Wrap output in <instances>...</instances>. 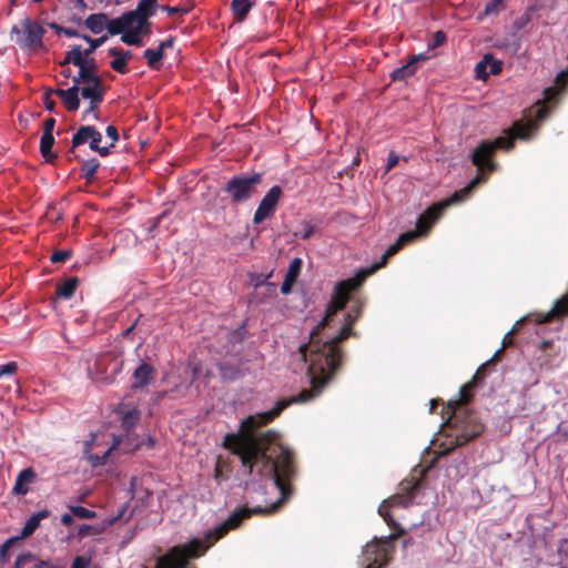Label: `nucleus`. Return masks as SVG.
Masks as SVG:
<instances>
[{
    "label": "nucleus",
    "mask_w": 568,
    "mask_h": 568,
    "mask_svg": "<svg viewBox=\"0 0 568 568\" xmlns=\"http://www.w3.org/2000/svg\"><path fill=\"white\" fill-rule=\"evenodd\" d=\"M69 111H77L80 106L79 88L74 84L69 89H57L53 91Z\"/></svg>",
    "instance_id": "nucleus-17"
},
{
    "label": "nucleus",
    "mask_w": 568,
    "mask_h": 568,
    "mask_svg": "<svg viewBox=\"0 0 568 568\" xmlns=\"http://www.w3.org/2000/svg\"><path fill=\"white\" fill-rule=\"evenodd\" d=\"M90 134H91V136L89 135L90 149L99 152V154L102 156L108 155L110 146H100V142L102 140V134L94 126H90Z\"/></svg>",
    "instance_id": "nucleus-25"
},
{
    "label": "nucleus",
    "mask_w": 568,
    "mask_h": 568,
    "mask_svg": "<svg viewBox=\"0 0 568 568\" xmlns=\"http://www.w3.org/2000/svg\"><path fill=\"white\" fill-rule=\"evenodd\" d=\"M469 389H470V385H464L460 388V390H459V396H460L459 402L462 404H466L469 400V398H470Z\"/></svg>",
    "instance_id": "nucleus-48"
},
{
    "label": "nucleus",
    "mask_w": 568,
    "mask_h": 568,
    "mask_svg": "<svg viewBox=\"0 0 568 568\" xmlns=\"http://www.w3.org/2000/svg\"><path fill=\"white\" fill-rule=\"evenodd\" d=\"M396 536L389 535L384 538H374L365 546L363 551L365 568H382L388 564Z\"/></svg>",
    "instance_id": "nucleus-7"
},
{
    "label": "nucleus",
    "mask_w": 568,
    "mask_h": 568,
    "mask_svg": "<svg viewBox=\"0 0 568 568\" xmlns=\"http://www.w3.org/2000/svg\"><path fill=\"white\" fill-rule=\"evenodd\" d=\"M282 193V187L278 185H274L267 191L254 213L253 222L255 224L262 223L275 212Z\"/></svg>",
    "instance_id": "nucleus-10"
},
{
    "label": "nucleus",
    "mask_w": 568,
    "mask_h": 568,
    "mask_svg": "<svg viewBox=\"0 0 568 568\" xmlns=\"http://www.w3.org/2000/svg\"><path fill=\"white\" fill-rule=\"evenodd\" d=\"M92 440H87L84 443V458L90 463L92 467L103 466L106 464L109 456L113 449H121L123 453H132L138 449L141 443L138 439H131L129 435L125 438L114 437L113 444L104 450L102 454H93L91 452Z\"/></svg>",
    "instance_id": "nucleus-8"
},
{
    "label": "nucleus",
    "mask_w": 568,
    "mask_h": 568,
    "mask_svg": "<svg viewBox=\"0 0 568 568\" xmlns=\"http://www.w3.org/2000/svg\"><path fill=\"white\" fill-rule=\"evenodd\" d=\"M78 283L77 277L68 278L64 283L58 285L57 295L61 298L69 300L74 294Z\"/></svg>",
    "instance_id": "nucleus-26"
},
{
    "label": "nucleus",
    "mask_w": 568,
    "mask_h": 568,
    "mask_svg": "<svg viewBox=\"0 0 568 568\" xmlns=\"http://www.w3.org/2000/svg\"><path fill=\"white\" fill-rule=\"evenodd\" d=\"M69 508L74 517L82 518V519L94 518L97 515L95 511L90 510L82 506H70Z\"/></svg>",
    "instance_id": "nucleus-34"
},
{
    "label": "nucleus",
    "mask_w": 568,
    "mask_h": 568,
    "mask_svg": "<svg viewBox=\"0 0 568 568\" xmlns=\"http://www.w3.org/2000/svg\"><path fill=\"white\" fill-rule=\"evenodd\" d=\"M116 518H112L108 521L109 525H112L115 521Z\"/></svg>",
    "instance_id": "nucleus-62"
},
{
    "label": "nucleus",
    "mask_w": 568,
    "mask_h": 568,
    "mask_svg": "<svg viewBox=\"0 0 568 568\" xmlns=\"http://www.w3.org/2000/svg\"><path fill=\"white\" fill-rule=\"evenodd\" d=\"M91 531H93L94 534H99L101 531V529L95 528V527L90 526V525H83V526H81L79 528L78 534L80 536H87V535H90Z\"/></svg>",
    "instance_id": "nucleus-46"
},
{
    "label": "nucleus",
    "mask_w": 568,
    "mask_h": 568,
    "mask_svg": "<svg viewBox=\"0 0 568 568\" xmlns=\"http://www.w3.org/2000/svg\"><path fill=\"white\" fill-rule=\"evenodd\" d=\"M92 378H93L94 381H97V382H100V381H103V379H104L103 377H98V376H97V377H92Z\"/></svg>",
    "instance_id": "nucleus-61"
},
{
    "label": "nucleus",
    "mask_w": 568,
    "mask_h": 568,
    "mask_svg": "<svg viewBox=\"0 0 568 568\" xmlns=\"http://www.w3.org/2000/svg\"><path fill=\"white\" fill-rule=\"evenodd\" d=\"M261 182V173L239 174L229 180L224 191L230 195L232 202L244 203L255 194Z\"/></svg>",
    "instance_id": "nucleus-6"
},
{
    "label": "nucleus",
    "mask_w": 568,
    "mask_h": 568,
    "mask_svg": "<svg viewBox=\"0 0 568 568\" xmlns=\"http://www.w3.org/2000/svg\"><path fill=\"white\" fill-rule=\"evenodd\" d=\"M51 93L52 92L45 93L44 99H43L44 105H45L47 110H49V111H52L54 109V105H55L54 101L51 100V98H50Z\"/></svg>",
    "instance_id": "nucleus-52"
},
{
    "label": "nucleus",
    "mask_w": 568,
    "mask_h": 568,
    "mask_svg": "<svg viewBox=\"0 0 568 568\" xmlns=\"http://www.w3.org/2000/svg\"><path fill=\"white\" fill-rule=\"evenodd\" d=\"M105 132H106V135L112 140V143L110 144V146H113L114 143L119 140V134H118L116 128L113 125H109L106 128Z\"/></svg>",
    "instance_id": "nucleus-45"
},
{
    "label": "nucleus",
    "mask_w": 568,
    "mask_h": 568,
    "mask_svg": "<svg viewBox=\"0 0 568 568\" xmlns=\"http://www.w3.org/2000/svg\"><path fill=\"white\" fill-rule=\"evenodd\" d=\"M315 231V225L311 224L310 222H305L303 224V229L298 233H296V235L301 236V239L303 240H308L311 236H313Z\"/></svg>",
    "instance_id": "nucleus-40"
},
{
    "label": "nucleus",
    "mask_w": 568,
    "mask_h": 568,
    "mask_svg": "<svg viewBox=\"0 0 568 568\" xmlns=\"http://www.w3.org/2000/svg\"><path fill=\"white\" fill-rule=\"evenodd\" d=\"M106 30L110 36L123 34V32H124L123 14L119 18L111 19V20L108 18Z\"/></svg>",
    "instance_id": "nucleus-30"
},
{
    "label": "nucleus",
    "mask_w": 568,
    "mask_h": 568,
    "mask_svg": "<svg viewBox=\"0 0 568 568\" xmlns=\"http://www.w3.org/2000/svg\"><path fill=\"white\" fill-rule=\"evenodd\" d=\"M415 489H416V486H413L412 490H415ZM412 498H413V491H410V494H408V495H403V496L397 495V496L389 498L388 500H384L383 504L378 507V514L381 515V517L384 518V520L387 523L388 526L398 530L397 535H402L404 532V529L399 528L397 526V524L393 520V517L389 514V508L396 507V506L405 508L412 503Z\"/></svg>",
    "instance_id": "nucleus-12"
},
{
    "label": "nucleus",
    "mask_w": 568,
    "mask_h": 568,
    "mask_svg": "<svg viewBox=\"0 0 568 568\" xmlns=\"http://www.w3.org/2000/svg\"><path fill=\"white\" fill-rule=\"evenodd\" d=\"M483 181L481 176L474 178L465 187L456 191L450 197L445 199L438 203L429 206L422 213L416 222V230L408 231L407 233H415V240L426 236L433 225L439 220L444 211L456 203L466 200L471 191Z\"/></svg>",
    "instance_id": "nucleus-4"
},
{
    "label": "nucleus",
    "mask_w": 568,
    "mask_h": 568,
    "mask_svg": "<svg viewBox=\"0 0 568 568\" xmlns=\"http://www.w3.org/2000/svg\"><path fill=\"white\" fill-rule=\"evenodd\" d=\"M61 523L64 526H70L73 523V515L71 514H63L61 516Z\"/></svg>",
    "instance_id": "nucleus-53"
},
{
    "label": "nucleus",
    "mask_w": 568,
    "mask_h": 568,
    "mask_svg": "<svg viewBox=\"0 0 568 568\" xmlns=\"http://www.w3.org/2000/svg\"><path fill=\"white\" fill-rule=\"evenodd\" d=\"M415 241V233H403L396 243L392 244L381 257L379 262L372 266L362 268L354 277L341 281L334 288L333 297L327 306L325 317L312 331L311 339L307 344L300 346V355L308 365L307 373L311 379L312 389H303L297 396L280 399L275 407L268 412L257 413L245 418L240 427L244 434L255 435L256 428L272 422L282 410L293 403H305L322 392V388L331 379L335 369L341 363V352L338 344L353 334L351 326L361 315V307L354 305L345 315V324L341 327L337 335L327 336L325 341L320 338V331L325 326H331L337 312L342 311L349 297L351 291L355 290L362 283L381 267L385 266L388 258L396 254L404 245Z\"/></svg>",
    "instance_id": "nucleus-2"
},
{
    "label": "nucleus",
    "mask_w": 568,
    "mask_h": 568,
    "mask_svg": "<svg viewBox=\"0 0 568 568\" xmlns=\"http://www.w3.org/2000/svg\"><path fill=\"white\" fill-rule=\"evenodd\" d=\"M457 423L459 424L455 434L457 445L466 444L484 430L483 424H480L474 415H466L462 419H458Z\"/></svg>",
    "instance_id": "nucleus-11"
},
{
    "label": "nucleus",
    "mask_w": 568,
    "mask_h": 568,
    "mask_svg": "<svg viewBox=\"0 0 568 568\" xmlns=\"http://www.w3.org/2000/svg\"><path fill=\"white\" fill-rule=\"evenodd\" d=\"M445 41H446V34L443 31H440V30L436 31L433 34L432 40L428 42V48L429 49L438 48L442 44H444Z\"/></svg>",
    "instance_id": "nucleus-38"
},
{
    "label": "nucleus",
    "mask_w": 568,
    "mask_h": 568,
    "mask_svg": "<svg viewBox=\"0 0 568 568\" xmlns=\"http://www.w3.org/2000/svg\"><path fill=\"white\" fill-rule=\"evenodd\" d=\"M77 3H78V7H80L81 9L87 8V3L84 2V0H77Z\"/></svg>",
    "instance_id": "nucleus-57"
},
{
    "label": "nucleus",
    "mask_w": 568,
    "mask_h": 568,
    "mask_svg": "<svg viewBox=\"0 0 568 568\" xmlns=\"http://www.w3.org/2000/svg\"><path fill=\"white\" fill-rule=\"evenodd\" d=\"M253 2L251 0H232L231 8L236 21H243L250 12Z\"/></svg>",
    "instance_id": "nucleus-24"
},
{
    "label": "nucleus",
    "mask_w": 568,
    "mask_h": 568,
    "mask_svg": "<svg viewBox=\"0 0 568 568\" xmlns=\"http://www.w3.org/2000/svg\"><path fill=\"white\" fill-rule=\"evenodd\" d=\"M81 38L89 43V48L82 50L83 57L91 58L90 54L93 53L99 47H101L106 40L108 36H102L100 38L93 39L89 36L82 34Z\"/></svg>",
    "instance_id": "nucleus-28"
},
{
    "label": "nucleus",
    "mask_w": 568,
    "mask_h": 568,
    "mask_svg": "<svg viewBox=\"0 0 568 568\" xmlns=\"http://www.w3.org/2000/svg\"><path fill=\"white\" fill-rule=\"evenodd\" d=\"M500 71L501 62L494 59L491 54L484 55L475 68L476 78L480 80H486L490 74H498Z\"/></svg>",
    "instance_id": "nucleus-13"
},
{
    "label": "nucleus",
    "mask_w": 568,
    "mask_h": 568,
    "mask_svg": "<svg viewBox=\"0 0 568 568\" xmlns=\"http://www.w3.org/2000/svg\"><path fill=\"white\" fill-rule=\"evenodd\" d=\"M568 315V293L556 301L554 307L540 320L541 323L551 322L554 318H561Z\"/></svg>",
    "instance_id": "nucleus-21"
},
{
    "label": "nucleus",
    "mask_w": 568,
    "mask_h": 568,
    "mask_svg": "<svg viewBox=\"0 0 568 568\" xmlns=\"http://www.w3.org/2000/svg\"><path fill=\"white\" fill-rule=\"evenodd\" d=\"M36 480L37 474L31 467L22 469L17 476L14 486L12 488L13 494L20 496L27 495L30 490V485Z\"/></svg>",
    "instance_id": "nucleus-15"
},
{
    "label": "nucleus",
    "mask_w": 568,
    "mask_h": 568,
    "mask_svg": "<svg viewBox=\"0 0 568 568\" xmlns=\"http://www.w3.org/2000/svg\"><path fill=\"white\" fill-rule=\"evenodd\" d=\"M99 166H100V164H99V162L95 159H91V160L85 161L83 163V165H82L83 176L87 180L93 179V176L95 175Z\"/></svg>",
    "instance_id": "nucleus-33"
},
{
    "label": "nucleus",
    "mask_w": 568,
    "mask_h": 568,
    "mask_svg": "<svg viewBox=\"0 0 568 568\" xmlns=\"http://www.w3.org/2000/svg\"><path fill=\"white\" fill-rule=\"evenodd\" d=\"M398 161H399V156L396 153L390 152L387 158L386 172H388L393 168H395L398 164Z\"/></svg>",
    "instance_id": "nucleus-42"
},
{
    "label": "nucleus",
    "mask_w": 568,
    "mask_h": 568,
    "mask_svg": "<svg viewBox=\"0 0 568 568\" xmlns=\"http://www.w3.org/2000/svg\"><path fill=\"white\" fill-rule=\"evenodd\" d=\"M124 32L121 36L122 42L128 45H142V36L148 27V18L135 10L123 13Z\"/></svg>",
    "instance_id": "nucleus-9"
},
{
    "label": "nucleus",
    "mask_w": 568,
    "mask_h": 568,
    "mask_svg": "<svg viewBox=\"0 0 568 568\" xmlns=\"http://www.w3.org/2000/svg\"><path fill=\"white\" fill-rule=\"evenodd\" d=\"M59 568L58 565L47 561L38 560L34 555L27 552L18 556L13 568Z\"/></svg>",
    "instance_id": "nucleus-18"
},
{
    "label": "nucleus",
    "mask_w": 568,
    "mask_h": 568,
    "mask_svg": "<svg viewBox=\"0 0 568 568\" xmlns=\"http://www.w3.org/2000/svg\"><path fill=\"white\" fill-rule=\"evenodd\" d=\"M113 57H114V59L111 62V68L121 74L125 73L128 71V69H126L128 62L121 55H113Z\"/></svg>",
    "instance_id": "nucleus-36"
},
{
    "label": "nucleus",
    "mask_w": 568,
    "mask_h": 568,
    "mask_svg": "<svg viewBox=\"0 0 568 568\" xmlns=\"http://www.w3.org/2000/svg\"><path fill=\"white\" fill-rule=\"evenodd\" d=\"M65 62L75 65L79 71L73 77L79 94L91 102V110H97L104 99L105 88L98 73L95 60L83 57L80 45H73L65 54Z\"/></svg>",
    "instance_id": "nucleus-3"
},
{
    "label": "nucleus",
    "mask_w": 568,
    "mask_h": 568,
    "mask_svg": "<svg viewBox=\"0 0 568 568\" xmlns=\"http://www.w3.org/2000/svg\"><path fill=\"white\" fill-rule=\"evenodd\" d=\"M427 57L425 54L414 55L405 65L395 69L392 72V79L394 81H402L407 77H412L416 72V62L420 60H426Z\"/></svg>",
    "instance_id": "nucleus-20"
},
{
    "label": "nucleus",
    "mask_w": 568,
    "mask_h": 568,
    "mask_svg": "<svg viewBox=\"0 0 568 568\" xmlns=\"http://www.w3.org/2000/svg\"><path fill=\"white\" fill-rule=\"evenodd\" d=\"M302 265H303L302 260L300 257H295L290 263V266H288V270H287V272L285 274V277L296 282L298 276H300V274H301Z\"/></svg>",
    "instance_id": "nucleus-32"
},
{
    "label": "nucleus",
    "mask_w": 568,
    "mask_h": 568,
    "mask_svg": "<svg viewBox=\"0 0 568 568\" xmlns=\"http://www.w3.org/2000/svg\"><path fill=\"white\" fill-rule=\"evenodd\" d=\"M436 403H437V402H436L435 399H433V400L430 402V404H432L430 410H433V409H434V406L436 405Z\"/></svg>",
    "instance_id": "nucleus-60"
},
{
    "label": "nucleus",
    "mask_w": 568,
    "mask_h": 568,
    "mask_svg": "<svg viewBox=\"0 0 568 568\" xmlns=\"http://www.w3.org/2000/svg\"><path fill=\"white\" fill-rule=\"evenodd\" d=\"M119 415H121V425L126 433H130L140 420V410L135 406H129L126 404H120L118 408Z\"/></svg>",
    "instance_id": "nucleus-14"
},
{
    "label": "nucleus",
    "mask_w": 568,
    "mask_h": 568,
    "mask_svg": "<svg viewBox=\"0 0 568 568\" xmlns=\"http://www.w3.org/2000/svg\"><path fill=\"white\" fill-rule=\"evenodd\" d=\"M90 125L81 126L72 138V146H79L90 141Z\"/></svg>",
    "instance_id": "nucleus-31"
},
{
    "label": "nucleus",
    "mask_w": 568,
    "mask_h": 568,
    "mask_svg": "<svg viewBox=\"0 0 568 568\" xmlns=\"http://www.w3.org/2000/svg\"><path fill=\"white\" fill-rule=\"evenodd\" d=\"M69 64H70V63H67V62H65V58H64V59H63V61L60 63V67H61V71H60V73H61L65 79H68V78H70V77H72V78L74 77V75H72V74H71V70H70V68H69Z\"/></svg>",
    "instance_id": "nucleus-51"
},
{
    "label": "nucleus",
    "mask_w": 568,
    "mask_h": 568,
    "mask_svg": "<svg viewBox=\"0 0 568 568\" xmlns=\"http://www.w3.org/2000/svg\"><path fill=\"white\" fill-rule=\"evenodd\" d=\"M88 114H92L93 118L95 120H98V113H97V110H91V104L89 105V108L84 111V116L88 115Z\"/></svg>",
    "instance_id": "nucleus-55"
},
{
    "label": "nucleus",
    "mask_w": 568,
    "mask_h": 568,
    "mask_svg": "<svg viewBox=\"0 0 568 568\" xmlns=\"http://www.w3.org/2000/svg\"><path fill=\"white\" fill-rule=\"evenodd\" d=\"M165 10H168L170 13H175L179 11V8L174 7V8H171V7H166Z\"/></svg>",
    "instance_id": "nucleus-58"
},
{
    "label": "nucleus",
    "mask_w": 568,
    "mask_h": 568,
    "mask_svg": "<svg viewBox=\"0 0 568 568\" xmlns=\"http://www.w3.org/2000/svg\"><path fill=\"white\" fill-rule=\"evenodd\" d=\"M53 144H54L53 134L42 133V136H41V140H40V151H41V154L47 160L54 159V155L51 152V149H52Z\"/></svg>",
    "instance_id": "nucleus-27"
},
{
    "label": "nucleus",
    "mask_w": 568,
    "mask_h": 568,
    "mask_svg": "<svg viewBox=\"0 0 568 568\" xmlns=\"http://www.w3.org/2000/svg\"><path fill=\"white\" fill-rule=\"evenodd\" d=\"M44 27L31 18H23L19 24L11 28V40L14 41L22 51L39 52L44 49L43 37Z\"/></svg>",
    "instance_id": "nucleus-5"
},
{
    "label": "nucleus",
    "mask_w": 568,
    "mask_h": 568,
    "mask_svg": "<svg viewBox=\"0 0 568 568\" xmlns=\"http://www.w3.org/2000/svg\"><path fill=\"white\" fill-rule=\"evenodd\" d=\"M91 565V558L87 556H77L71 565V568H89Z\"/></svg>",
    "instance_id": "nucleus-41"
},
{
    "label": "nucleus",
    "mask_w": 568,
    "mask_h": 568,
    "mask_svg": "<svg viewBox=\"0 0 568 568\" xmlns=\"http://www.w3.org/2000/svg\"><path fill=\"white\" fill-rule=\"evenodd\" d=\"M504 0H490L485 6V16L497 13L503 7Z\"/></svg>",
    "instance_id": "nucleus-37"
},
{
    "label": "nucleus",
    "mask_w": 568,
    "mask_h": 568,
    "mask_svg": "<svg viewBox=\"0 0 568 568\" xmlns=\"http://www.w3.org/2000/svg\"><path fill=\"white\" fill-rule=\"evenodd\" d=\"M173 47V39L169 38L160 43L156 49H146L143 53L144 58L148 61V65L151 69L158 70L161 64V60L164 57V49Z\"/></svg>",
    "instance_id": "nucleus-16"
},
{
    "label": "nucleus",
    "mask_w": 568,
    "mask_h": 568,
    "mask_svg": "<svg viewBox=\"0 0 568 568\" xmlns=\"http://www.w3.org/2000/svg\"><path fill=\"white\" fill-rule=\"evenodd\" d=\"M18 371V364L16 362H9L0 366V378L4 376H11Z\"/></svg>",
    "instance_id": "nucleus-39"
},
{
    "label": "nucleus",
    "mask_w": 568,
    "mask_h": 568,
    "mask_svg": "<svg viewBox=\"0 0 568 568\" xmlns=\"http://www.w3.org/2000/svg\"><path fill=\"white\" fill-rule=\"evenodd\" d=\"M54 125H55V120L53 118L45 119V121L43 123V133L53 134Z\"/></svg>",
    "instance_id": "nucleus-49"
},
{
    "label": "nucleus",
    "mask_w": 568,
    "mask_h": 568,
    "mask_svg": "<svg viewBox=\"0 0 568 568\" xmlns=\"http://www.w3.org/2000/svg\"><path fill=\"white\" fill-rule=\"evenodd\" d=\"M193 377L197 378V368L196 367L193 368Z\"/></svg>",
    "instance_id": "nucleus-59"
},
{
    "label": "nucleus",
    "mask_w": 568,
    "mask_h": 568,
    "mask_svg": "<svg viewBox=\"0 0 568 568\" xmlns=\"http://www.w3.org/2000/svg\"><path fill=\"white\" fill-rule=\"evenodd\" d=\"M13 542V538L8 539L3 545L0 546V556L2 560H6L7 552Z\"/></svg>",
    "instance_id": "nucleus-50"
},
{
    "label": "nucleus",
    "mask_w": 568,
    "mask_h": 568,
    "mask_svg": "<svg viewBox=\"0 0 568 568\" xmlns=\"http://www.w3.org/2000/svg\"><path fill=\"white\" fill-rule=\"evenodd\" d=\"M50 511L47 509L39 510L37 513H33L26 521L22 530H21V537H29L32 535L37 528L40 526L41 520L49 517Z\"/></svg>",
    "instance_id": "nucleus-22"
},
{
    "label": "nucleus",
    "mask_w": 568,
    "mask_h": 568,
    "mask_svg": "<svg viewBox=\"0 0 568 568\" xmlns=\"http://www.w3.org/2000/svg\"><path fill=\"white\" fill-rule=\"evenodd\" d=\"M224 446L236 454L242 465L252 477L246 483V491L267 489L277 491L280 498L268 507L241 508L234 511L225 521L207 530L203 538L171 548L158 559L155 568H186L191 558L202 556L220 538L248 518L252 514L274 513L285 501L288 493L286 479L294 473L292 452L282 445L278 435H226Z\"/></svg>",
    "instance_id": "nucleus-1"
},
{
    "label": "nucleus",
    "mask_w": 568,
    "mask_h": 568,
    "mask_svg": "<svg viewBox=\"0 0 568 568\" xmlns=\"http://www.w3.org/2000/svg\"><path fill=\"white\" fill-rule=\"evenodd\" d=\"M109 53L111 55H121L126 62L132 58V52L131 51L118 50L115 48L110 49Z\"/></svg>",
    "instance_id": "nucleus-47"
},
{
    "label": "nucleus",
    "mask_w": 568,
    "mask_h": 568,
    "mask_svg": "<svg viewBox=\"0 0 568 568\" xmlns=\"http://www.w3.org/2000/svg\"><path fill=\"white\" fill-rule=\"evenodd\" d=\"M70 256L68 251H57L52 254L51 261L53 263H59L65 261Z\"/></svg>",
    "instance_id": "nucleus-43"
},
{
    "label": "nucleus",
    "mask_w": 568,
    "mask_h": 568,
    "mask_svg": "<svg viewBox=\"0 0 568 568\" xmlns=\"http://www.w3.org/2000/svg\"><path fill=\"white\" fill-rule=\"evenodd\" d=\"M220 371L222 372L223 376H225L223 367H220Z\"/></svg>",
    "instance_id": "nucleus-63"
},
{
    "label": "nucleus",
    "mask_w": 568,
    "mask_h": 568,
    "mask_svg": "<svg viewBox=\"0 0 568 568\" xmlns=\"http://www.w3.org/2000/svg\"><path fill=\"white\" fill-rule=\"evenodd\" d=\"M227 467L217 458L214 469V479L220 484L227 479Z\"/></svg>",
    "instance_id": "nucleus-35"
},
{
    "label": "nucleus",
    "mask_w": 568,
    "mask_h": 568,
    "mask_svg": "<svg viewBox=\"0 0 568 568\" xmlns=\"http://www.w3.org/2000/svg\"><path fill=\"white\" fill-rule=\"evenodd\" d=\"M294 284H295V281L285 277L283 283H282V285H281V292L284 295L290 294L292 292V287H293Z\"/></svg>",
    "instance_id": "nucleus-44"
},
{
    "label": "nucleus",
    "mask_w": 568,
    "mask_h": 568,
    "mask_svg": "<svg viewBox=\"0 0 568 568\" xmlns=\"http://www.w3.org/2000/svg\"><path fill=\"white\" fill-rule=\"evenodd\" d=\"M49 27H50V28H52V29H54V30H55L57 32H59V33H62V31H63V29H64V28L60 27L59 24H57V23H54V22H53V23H50V24H49Z\"/></svg>",
    "instance_id": "nucleus-56"
},
{
    "label": "nucleus",
    "mask_w": 568,
    "mask_h": 568,
    "mask_svg": "<svg viewBox=\"0 0 568 568\" xmlns=\"http://www.w3.org/2000/svg\"><path fill=\"white\" fill-rule=\"evenodd\" d=\"M156 1L158 0H140L135 11L149 19L154 14Z\"/></svg>",
    "instance_id": "nucleus-29"
},
{
    "label": "nucleus",
    "mask_w": 568,
    "mask_h": 568,
    "mask_svg": "<svg viewBox=\"0 0 568 568\" xmlns=\"http://www.w3.org/2000/svg\"><path fill=\"white\" fill-rule=\"evenodd\" d=\"M154 373L151 365L142 363L139 365L132 374V388H142L150 383V379Z\"/></svg>",
    "instance_id": "nucleus-19"
},
{
    "label": "nucleus",
    "mask_w": 568,
    "mask_h": 568,
    "mask_svg": "<svg viewBox=\"0 0 568 568\" xmlns=\"http://www.w3.org/2000/svg\"><path fill=\"white\" fill-rule=\"evenodd\" d=\"M62 33H64L67 37H70V38H81V34L74 30V29H70V28H64Z\"/></svg>",
    "instance_id": "nucleus-54"
},
{
    "label": "nucleus",
    "mask_w": 568,
    "mask_h": 568,
    "mask_svg": "<svg viewBox=\"0 0 568 568\" xmlns=\"http://www.w3.org/2000/svg\"><path fill=\"white\" fill-rule=\"evenodd\" d=\"M84 24L92 33L99 34L106 29L108 16L105 13L90 14L85 19Z\"/></svg>",
    "instance_id": "nucleus-23"
}]
</instances>
